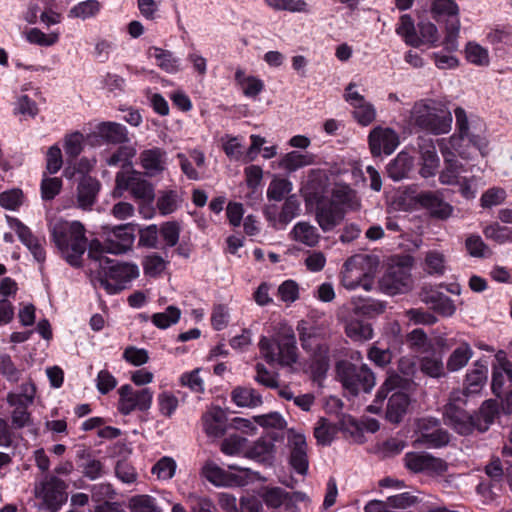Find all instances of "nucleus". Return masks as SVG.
I'll return each mask as SVG.
<instances>
[{
    "mask_svg": "<svg viewBox=\"0 0 512 512\" xmlns=\"http://www.w3.org/2000/svg\"><path fill=\"white\" fill-rule=\"evenodd\" d=\"M34 394L25 389L23 393H9L7 401L14 407L11 415L12 426L17 429L27 427L31 424V416L27 408L33 403Z\"/></svg>",
    "mask_w": 512,
    "mask_h": 512,
    "instance_id": "obj_20",
    "label": "nucleus"
},
{
    "mask_svg": "<svg viewBox=\"0 0 512 512\" xmlns=\"http://www.w3.org/2000/svg\"><path fill=\"white\" fill-rule=\"evenodd\" d=\"M420 368L423 373L434 378L441 377L445 374L442 358L435 354L422 357Z\"/></svg>",
    "mask_w": 512,
    "mask_h": 512,
    "instance_id": "obj_60",
    "label": "nucleus"
},
{
    "mask_svg": "<svg viewBox=\"0 0 512 512\" xmlns=\"http://www.w3.org/2000/svg\"><path fill=\"white\" fill-rule=\"evenodd\" d=\"M290 238L308 247H314L319 243L318 229L306 221L297 222L289 233Z\"/></svg>",
    "mask_w": 512,
    "mask_h": 512,
    "instance_id": "obj_31",
    "label": "nucleus"
},
{
    "mask_svg": "<svg viewBox=\"0 0 512 512\" xmlns=\"http://www.w3.org/2000/svg\"><path fill=\"white\" fill-rule=\"evenodd\" d=\"M181 199L174 190L161 191L157 199V209L161 215H168L177 210Z\"/></svg>",
    "mask_w": 512,
    "mask_h": 512,
    "instance_id": "obj_54",
    "label": "nucleus"
},
{
    "mask_svg": "<svg viewBox=\"0 0 512 512\" xmlns=\"http://www.w3.org/2000/svg\"><path fill=\"white\" fill-rule=\"evenodd\" d=\"M412 263L413 259L410 256L394 258L382 277V287L390 294L408 290L412 283Z\"/></svg>",
    "mask_w": 512,
    "mask_h": 512,
    "instance_id": "obj_11",
    "label": "nucleus"
},
{
    "mask_svg": "<svg viewBox=\"0 0 512 512\" xmlns=\"http://www.w3.org/2000/svg\"><path fill=\"white\" fill-rule=\"evenodd\" d=\"M131 512H158L156 499L150 495H135L128 501Z\"/></svg>",
    "mask_w": 512,
    "mask_h": 512,
    "instance_id": "obj_61",
    "label": "nucleus"
},
{
    "mask_svg": "<svg viewBox=\"0 0 512 512\" xmlns=\"http://www.w3.org/2000/svg\"><path fill=\"white\" fill-rule=\"evenodd\" d=\"M65 484L62 480L55 476H51L41 483V486L36 489L37 496L41 498L53 511L65 501Z\"/></svg>",
    "mask_w": 512,
    "mask_h": 512,
    "instance_id": "obj_22",
    "label": "nucleus"
},
{
    "mask_svg": "<svg viewBox=\"0 0 512 512\" xmlns=\"http://www.w3.org/2000/svg\"><path fill=\"white\" fill-rule=\"evenodd\" d=\"M431 13L436 21L459 20V6L454 0H433Z\"/></svg>",
    "mask_w": 512,
    "mask_h": 512,
    "instance_id": "obj_40",
    "label": "nucleus"
},
{
    "mask_svg": "<svg viewBox=\"0 0 512 512\" xmlns=\"http://www.w3.org/2000/svg\"><path fill=\"white\" fill-rule=\"evenodd\" d=\"M449 434L440 427L439 420L421 418L415 424V443L428 448H440L449 443Z\"/></svg>",
    "mask_w": 512,
    "mask_h": 512,
    "instance_id": "obj_12",
    "label": "nucleus"
},
{
    "mask_svg": "<svg viewBox=\"0 0 512 512\" xmlns=\"http://www.w3.org/2000/svg\"><path fill=\"white\" fill-rule=\"evenodd\" d=\"M437 143L444 159V168L439 174V181L443 185L457 184L463 177L461 174L468 170L457 158H453L451 152L448 151L447 145L451 146V141L438 140Z\"/></svg>",
    "mask_w": 512,
    "mask_h": 512,
    "instance_id": "obj_21",
    "label": "nucleus"
},
{
    "mask_svg": "<svg viewBox=\"0 0 512 512\" xmlns=\"http://www.w3.org/2000/svg\"><path fill=\"white\" fill-rule=\"evenodd\" d=\"M118 410L123 415H129L134 410L147 411L153 400L150 388L135 390L131 385H122L119 390Z\"/></svg>",
    "mask_w": 512,
    "mask_h": 512,
    "instance_id": "obj_14",
    "label": "nucleus"
},
{
    "mask_svg": "<svg viewBox=\"0 0 512 512\" xmlns=\"http://www.w3.org/2000/svg\"><path fill=\"white\" fill-rule=\"evenodd\" d=\"M88 256L98 269L101 285L110 294L118 293L139 276V268L134 263L119 262L104 255L102 243L91 241Z\"/></svg>",
    "mask_w": 512,
    "mask_h": 512,
    "instance_id": "obj_1",
    "label": "nucleus"
},
{
    "mask_svg": "<svg viewBox=\"0 0 512 512\" xmlns=\"http://www.w3.org/2000/svg\"><path fill=\"white\" fill-rule=\"evenodd\" d=\"M176 468V461L172 457L164 456L154 464L151 472L159 480L167 481L174 477Z\"/></svg>",
    "mask_w": 512,
    "mask_h": 512,
    "instance_id": "obj_58",
    "label": "nucleus"
},
{
    "mask_svg": "<svg viewBox=\"0 0 512 512\" xmlns=\"http://www.w3.org/2000/svg\"><path fill=\"white\" fill-rule=\"evenodd\" d=\"M452 121L450 111L443 104L432 99L416 102L410 113L411 124L434 135L449 133Z\"/></svg>",
    "mask_w": 512,
    "mask_h": 512,
    "instance_id": "obj_5",
    "label": "nucleus"
},
{
    "mask_svg": "<svg viewBox=\"0 0 512 512\" xmlns=\"http://www.w3.org/2000/svg\"><path fill=\"white\" fill-rule=\"evenodd\" d=\"M105 242L102 244L104 255L106 253L122 254L129 251L135 241V225L127 223L103 228Z\"/></svg>",
    "mask_w": 512,
    "mask_h": 512,
    "instance_id": "obj_13",
    "label": "nucleus"
},
{
    "mask_svg": "<svg viewBox=\"0 0 512 512\" xmlns=\"http://www.w3.org/2000/svg\"><path fill=\"white\" fill-rule=\"evenodd\" d=\"M465 54L467 61L477 66H487L490 62L488 50L475 42L466 45Z\"/></svg>",
    "mask_w": 512,
    "mask_h": 512,
    "instance_id": "obj_59",
    "label": "nucleus"
},
{
    "mask_svg": "<svg viewBox=\"0 0 512 512\" xmlns=\"http://www.w3.org/2000/svg\"><path fill=\"white\" fill-rule=\"evenodd\" d=\"M423 301L443 317H451L456 312L453 300L441 292L427 294Z\"/></svg>",
    "mask_w": 512,
    "mask_h": 512,
    "instance_id": "obj_37",
    "label": "nucleus"
},
{
    "mask_svg": "<svg viewBox=\"0 0 512 512\" xmlns=\"http://www.w3.org/2000/svg\"><path fill=\"white\" fill-rule=\"evenodd\" d=\"M338 206L343 205L350 210L360 208V200L356 193L346 184H335L332 189V201Z\"/></svg>",
    "mask_w": 512,
    "mask_h": 512,
    "instance_id": "obj_38",
    "label": "nucleus"
},
{
    "mask_svg": "<svg viewBox=\"0 0 512 512\" xmlns=\"http://www.w3.org/2000/svg\"><path fill=\"white\" fill-rule=\"evenodd\" d=\"M488 378V367L486 363L476 361L472 368L466 373L464 391H454L451 393L449 403L464 402V396L478 394L485 386Z\"/></svg>",
    "mask_w": 512,
    "mask_h": 512,
    "instance_id": "obj_17",
    "label": "nucleus"
},
{
    "mask_svg": "<svg viewBox=\"0 0 512 512\" xmlns=\"http://www.w3.org/2000/svg\"><path fill=\"white\" fill-rule=\"evenodd\" d=\"M315 156L309 152L291 151L284 154L279 160V167L289 173L314 164Z\"/></svg>",
    "mask_w": 512,
    "mask_h": 512,
    "instance_id": "obj_32",
    "label": "nucleus"
},
{
    "mask_svg": "<svg viewBox=\"0 0 512 512\" xmlns=\"http://www.w3.org/2000/svg\"><path fill=\"white\" fill-rule=\"evenodd\" d=\"M201 371L200 368H196L192 371L182 373L178 380L180 386L188 388L193 393H203L205 383L200 376Z\"/></svg>",
    "mask_w": 512,
    "mask_h": 512,
    "instance_id": "obj_56",
    "label": "nucleus"
},
{
    "mask_svg": "<svg viewBox=\"0 0 512 512\" xmlns=\"http://www.w3.org/2000/svg\"><path fill=\"white\" fill-rule=\"evenodd\" d=\"M423 269L429 275L443 276L447 269V257L439 250H429L425 254Z\"/></svg>",
    "mask_w": 512,
    "mask_h": 512,
    "instance_id": "obj_42",
    "label": "nucleus"
},
{
    "mask_svg": "<svg viewBox=\"0 0 512 512\" xmlns=\"http://www.w3.org/2000/svg\"><path fill=\"white\" fill-rule=\"evenodd\" d=\"M337 433V428L325 418H320L314 428V436L321 445H329Z\"/></svg>",
    "mask_w": 512,
    "mask_h": 512,
    "instance_id": "obj_62",
    "label": "nucleus"
},
{
    "mask_svg": "<svg viewBox=\"0 0 512 512\" xmlns=\"http://www.w3.org/2000/svg\"><path fill=\"white\" fill-rule=\"evenodd\" d=\"M147 55L155 61V64L161 70L168 74H175L181 70V59L169 50L152 46L148 49Z\"/></svg>",
    "mask_w": 512,
    "mask_h": 512,
    "instance_id": "obj_28",
    "label": "nucleus"
},
{
    "mask_svg": "<svg viewBox=\"0 0 512 512\" xmlns=\"http://www.w3.org/2000/svg\"><path fill=\"white\" fill-rule=\"evenodd\" d=\"M241 137H235L231 135H226L222 137V148L227 155L232 160L241 161L243 163H248L246 161V152L243 150V143Z\"/></svg>",
    "mask_w": 512,
    "mask_h": 512,
    "instance_id": "obj_48",
    "label": "nucleus"
},
{
    "mask_svg": "<svg viewBox=\"0 0 512 512\" xmlns=\"http://www.w3.org/2000/svg\"><path fill=\"white\" fill-rule=\"evenodd\" d=\"M300 213V201L295 195L287 196L281 206L268 204L264 216L269 225L276 230H283Z\"/></svg>",
    "mask_w": 512,
    "mask_h": 512,
    "instance_id": "obj_15",
    "label": "nucleus"
},
{
    "mask_svg": "<svg viewBox=\"0 0 512 512\" xmlns=\"http://www.w3.org/2000/svg\"><path fill=\"white\" fill-rule=\"evenodd\" d=\"M140 164L148 177H154L162 173L167 165V153L165 150L154 147L140 153Z\"/></svg>",
    "mask_w": 512,
    "mask_h": 512,
    "instance_id": "obj_25",
    "label": "nucleus"
},
{
    "mask_svg": "<svg viewBox=\"0 0 512 512\" xmlns=\"http://www.w3.org/2000/svg\"><path fill=\"white\" fill-rule=\"evenodd\" d=\"M230 469L237 470L232 473L219 467L213 462H207L202 469L204 477L215 486L233 487L243 486L247 483V470H240L234 466Z\"/></svg>",
    "mask_w": 512,
    "mask_h": 512,
    "instance_id": "obj_16",
    "label": "nucleus"
},
{
    "mask_svg": "<svg viewBox=\"0 0 512 512\" xmlns=\"http://www.w3.org/2000/svg\"><path fill=\"white\" fill-rule=\"evenodd\" d=\"M420 175L424 178L434 176L439 168L440 159L438 157L435 145L431 139L420 138Z\"/></svg>",
    "mask_w": 512,
    "mask_h": 512,
    "instance_id": "obj_24",
    "label": "nucleus"
},
{
    "mask_svg": "<svg viewBox=\"0 0 512 512\" xmlns=\"http://www.w3.org/2000/svg\"><path fill=\"white\" fill-rule=\"evenodd\" d=\"M247 439L239 435H231L225 438L221 443V451L228 456H239L244 454Z\"/></svg>",
    "mask_w": 512,
    "mask_h": 512,
    "instance_id": "obj_63",
    "label": "nucleus"
},
{
    "mask_svg": "<svg viewBox=\"0 0 512 512\" xmlns=\"http://www.w3.org/2000/svg\"><path fill=\"white\" fill-rule=\"evenodd\" d=\"M498 414V404L494 400L485 401L479 413L473 417L468 415L458 404L448 403L444 409L445 424L461 435H468L474 429L486 431Z\"/></svg>",
    "mask_w": 512,
    "mask_h": 512,
    "instance_id": "obj_4",
    "label": "nucleus"
},
{
    "mask_svg": "<svg viewBox=\"0 0 512 512\" xmlns=\"http://www.w3.org/2000/svg\"><path fill=\"white\" fill-rule=\"evenodd\" d=\"M235 81L244 96L250 99H256L265 87L264 82L260 78L247 75L242 69L236 70Z\"/></svg>",
    "mask_w": 512,
    "mask_h": 512,
    "instance_id": "obj_33",
    "label": "nucleus"
},
{
    "mask_svg": "<svg viewBox=\"0 0 512 512\" xmlns=\"http://www.w3.org/2000/svg\"><path fill=\"white\" fill-rule=\"evenodd\" d=\"M337 373L343 387L353 395L360 391L368 393L375 385L374 374L366 364L356 366L341 362L337 365Z\"/></svg>",
    "mask_w": 512,
    "mask_h": 512,
    "instance_id": "obj_9",
    "label": "nucleus"
},
{
    "mask_svg": "<svg viewBox=\"0 0 512 512\" xmlns=\"http://www.w3.org/2000/svg\"><path fill=\"white\" fill-rule=\"evenodd\" d=\"M456 118L457 133L441 140L451 141V146L447 145L448 151L453 158L459 156L462 159L472 157V149L478 150L482 156L488 151V140L485 136V125L480 120L469 121L465 110L457 107L454 110Z\"/></svg>",
    "mask_w": 512,
    "mask_h": 512,
    "instance_id": "obj_2",
    "label": "nucleus"
},
{
    "mask_svg": "<svg viewBox=\"0 0 512 512\" xmlns=\"http://www.w3.org/2000/svg\"><path fill=\"white\" fill-rule=\"evenodd\" d=\"M136 155V149L133 146H120L115 152L107 156L105 161L109 166L125 167L131 164V160Z\"/></svg>",
    "mask_w": 512,
    "mask_h": 512,
    "instance_id": "obj_57",
    "label": "nucleus"
},
{
    "mask_svg": "<svg viewBox=\"0 0 512 512\" xmlns=\"http://www.w3.org/2000/svg\"><path fill=\"white\" fill-rule=\"evenodd\" d=\"M375 266L374 259L369 255L358 254L350 257L343 265L342 285L348 290L361 287L370 291L373 287Z\"/></svg>",
    "mask_w": 512,
    "mask_h": 512,
    "instance_id": "obj_7",
    "label": "nucleus"
},
{
    "mask_svg": "<svg viewBox=\"0 0 512 512\" xmlns=\"http://www.w3.org/2000/svg\"><path fill=\"white\" fill-rule=\"evenodd\" d=\"M60 33L52 31L51 33H44L38 28H31L25 33V39L30 43L42 47H50L59 41Z\"/></svg>",
    "mask_w": 512,
    "mask_h": 512,
    "instance_id": "obj_52",
    "label": "nucleus"
},
{
    "mask_svg": "<svg viewBox=\"0 0 512 512\" xmlns=\"http://www.w3.org/2000/svg\"><path fill=\"white\" fill-rule=\"evenodd\" d=\"M345 332L353 341H366L373 336V329L370 324L356 318H350L346 321Z\"/></svg>",
    "mask_w": 512,
    "mask_h": 512,
    "instance_id": "obj_45",
    "label": "nucleus"
},
{
    "mask_svg": "<svg viewBox=\"0 0 512 512\" xmlns=\"http://www.w3.org/2000/svg\"><path fill=\"white\" fill-rule=\"evenodd\" d=\"M126 191H129L135 200L143 203L150 204L155 197L153 185L135 170H122L116 174L113 197L120 198Z\"/></svg>",
    "mask_w": 512,
    "mask_h": 512,
    "instance_id": "obj_8",
    "label": "nucleus"
},
{
    "mask_svg": "<svg viewBox=\"0 0 512 512\" xmlns=\"http://www.w3.org/2000/svg\"><path fill=\"white\" fill-rule=\"evenodd\" d=\"M413 168V158L406 152H400L387 166L388 176L394 181L407 178Z\"/></svg>",
    "mask_w": 512,
    "mask_h": 512,
    "instance_id": "obj_36",
    "label": "nucleus"
},
{
    "mask_svg": "<svg viewBox=\"0 0 512 512\" xmlns=\"http://www.w3.org/2000/svg\"><path fill=\"white\" fill-rule=\"evenodd\" d=\"M264 2L275 11H288L291 13L309 12L308 4L304 0H264Z\"/></svg>",
    "mask_w": 512,
    "mask_h": 512,
    "instance_id": "obj_55",
    "label": "nucleus"
},
{
    "mask_svg": "<svg viewBox=\"0 0 512 512\" xmlns=\"http://www.w3.org/2000/svg\"><path fill=\"white\" fill-rule=\"evenodd\" d=\"M483 234L487 240L493 241L499 245L512 243V229L500 225L498 222H492L483 228Z\"/></svg>",
    "mask_w": 512,
    "mask_h": 512,
    "instance_id": "obj_47",
    "label": "nucleus"
},
{
    "mask_svg": "<svg viewBox=\"0 0 512 512\" xmlns=\"http://www.w3.org/2000/svg\"><path fill=\"white\" fill-rule=\"evenodd\" d=\"M102 8L98 0H85L74 5L68 12V17L87 20L96 17Z\"/></svg>",
    "mask_w": 512,
    "mask_h": 512,
    "instance_id": "obj_46",
    "label": "nucleus"
},
{
    "mask_svg": "<svg viewBox=\"0 0 512 512\" xmlns=\"http://www.w3.org/2000/svg\"><path fill=\"white\" fill-rule=\"evenodd\" d=\"M168 262L157 253L147 255L143 262L144 273L150 277L159 276L167 267Z\"/></svg>",
    "mask_w": 512,
    "mask_h": 512,
    "instance_id": "obj_64",
    "label": "nucleus"
},
{
    "mask_svg": "<svg viewBox=\"0 0 512 512\" xmlns=\"http://www.w3.org/2000/svg\"><path fill=\"white\" fill-rule=\"evenodd\" d=\"M418 33L416 39L419 41V47L428 44L431 47L438 45L439 33L435 24L428 21H421L418 23Z\"/></svg>",
    "mask_w": 512,
    "mask_h": 512,
    "instance_id": "obj_53",
    "label": "nucleus"
},
{
    "mask_svg": "<svg viewBox=\"0 0 512 512\" xmlns=\"http://www.w3.org/2000/svg\"><path fill=\"white\" fill-rule=\"evenodd\" d=\"M343 218V209L334 202L320 203L317 207L316 220L324 232L334 229Z\"/></svg>",
    "mask_w": 512,
    "mask_h": 512,
    "instance_id": "obj_27",
    "label": "nucleus"
},
{
    "mask_svg": "<svg viewBox=\"0 0 512 512\" xmlns=\"http://www.w3.org/2000/svg\"><path fill=\"white\" fill-rule=\"evenodd\" d=\"M418 203L427 209L432 216L447 219L453 212V207L445 202L437 192H422L417 196Z\"/></svg>",
    "mask_w": 512,
    "mask_h": 512,
    "instance_id": "obj_26",
    "label": "nucleus"
},
{
    "mask_svg": "<svg viewBox=\"0 0 512 512\" xmlns=\"http://www.w3.org/2000/svg\"><path fill=\"white\" fill-rule=\"evenodd\" d=\"M181 314V310L178 307L170 305L165 311L154 313L151 316V321L157 328L167 329L179 322Z\"/></svg>",
    "mask_w": 512,
    "mask_h": 512,
    "instance_id": "obj_50",
    "label": "nucleus"
},
{
    "mask_svg": "<svg viewBox=\"0 0 512 512\" xmlns=\"http://www.w3.org/2000/svg\"><path fill=\"white\" fill-rule=\"evenodd\" d=\"M473 349L467 342H461L449 355L446 367L449 372L463 369L473 357Z\"/></svg>",
    "mask_w": 512,
    "mask_h": 512,
    "instance_id": "obj_35",
    "label": "nucleus"
},
{
    "mask_svg": "<svg viewBox=\"0 0 512 512\" xmlns=\"http://www.w3.org/2000/svg\"><path fill=\"white\" fill-rule=\"evenodd\" d=\"M99 136L111 143H123L128 140L125 126L115 122H103L98 125Z\"/></svg>",
    "mask_w": 512,
    "mask_h": 512,
    "instance_id": "obj_43",
    "label": "nucleus"
},
{
    "mask_svg": "<svg viewBox=\"0 0 512 512\" xmlns=\"http://www.w3.org/2000/svg\"><path fill=\"white\" fill-rule=\"evenodd\" d=\"M396 33L403 38L407 45L419 47V41L416 39V29L414 21L410 15L404 14L400 17L396 27Z\"/></svg>",
    "mask_w": 512,
    "mask_h": 512,
    "instance_id": "obj_51",
    "label": "nucleus"
},
{
    "mask_svg": "<svg viewBox=\"0 0 512 512\" xmlns=\"http://www.w3.org/2000/svg\"><path fill=\"white\" fill-rule=\"evenodd\" d=\"M203 428L207 435L219 437L224 434L227 418L225 412L219 407L209 409L202 417Z\"/></svg>",
    "mask_w": 512,
    "mask_h": 512,
    "instance_id": "obj_30",
    "label": "nucleus"
},
{
    "mask_svg": "<svg viewBox=\"0 0 512 512\" xmlns=\"http://www.w3.org/2000/svg\"><path fill=\"white\" fill-rule=\"evenodd\" d=\"M274 447L271 438L261 437L245 452V456L258 462H268L273 458Z\"/></svg>",
    "mask_w": 512,
    "mask_h": 512,
    "instance_id": "obj_41",
    "label": "nucleus"
},
{
    "mask_svg": "<svg viewBox=\"0 0 512 512\" xmlns=\"http://www.w3.org/2000/svg\"><path fill=\"white\" fill-rule=\"evenodd\" d=\"M368 144L373 156L390 155L400 144L399 135L390 127L377 126L370 131Z\"/></svg>",
    "mask_w": 512,
    "mask_h": 512,
    "instance_id": "obj_18",
    "label": "nucleus"
},
{
    "mask_svg": "<svg viewBox=\"0 0 512 512\" xmlns=\"http://www.w3.org/2000/svg\"><path fill=\"white\" fill-rule=\"evenodd\" d=\"M410 400L407 394L403 392H395L388 401L386 417L390 422L398 423L405 415Z\"/></svg>",
    "mask_w": 512,
    "mask_h": 512,
    "instance_id": "obj_39",
    "label": "nucleus"
},
{
    "mask_svg": "<svg viewBox=\"0 0 512 512\" xmlns=\"http://www.w3.org/2000/svg\"><path fill=\"white\" fill-rule=\"evenodd\" d=\"M100 189V183L92 177L86 176L81 179L77 187L78 207L90 209L96 201Z\"/></svg>",
    "mask_w": 512,
    "mask_h": 512,
    "instance_id": "obj_29",
    "label": "nucleus"
},
{
    "mask_svg": "<svg viewBox=\"0 0 512 512\" xmlns=\"http://www.w3.org/2000/svg\"><path fill=\"white\" fill-rule=\"evenodd\" d=\"M259 349L261 355L270 364L292 366L298 359L295 334L287 325H282L272 338L262 336Z\"/></svg>",
    "mask_w": 512,
    "mask_h": 512,
    "instance_id": "obj_6",
    "label": "nucleus"
},
{
    "mask_svg": "<svg viewBox=\"0 0 512 512\" xmlns=\"http://www.w3.org/2000/svg\"><path fill=\"white\" fill-rule=\"evenodd\" d=\"M231 399L238 407L256 408L262 403V396L252 387L238 386L231 392Z\"/></svg>",
    "mask_w": 512,
    "mask_h": 512,
    "instance_id": "obj_34",
    "label": "nucleus"
},
{
    "mask_svg": "<svg viewBox=\"0 0 512 512\" xmlns=\"http://www.w3.org/2000/svg\"><path fill=\"white\" fill-rule=\"evenodd\" d=\"M293 184L286 178L275 177L269 183L267 188V198L269 201H282L285 200L287 195L291 193Z\"/></svg>",
    "mask_w": 512,
    "mask_h": 512,
    "instance_id": "obj_49",
    "label": "nucleus"
},
{
    "mask_svg": "<svg viewBox=\"0 0 512 512\" xmlns=\"http://www.w3.org/2000/svg\"><path fill=\"white\" fill-rule=\"evenodd\" d=\"M405 465L413 472H423L429 475H441L447 470V463L444 460L428 453H407Z\"/></svg>",
    "mask_w": 512,
    "mask_h": 512,
    "instance_id": "obj_19",
    "label": "nucleus"
},
{
    "mask_svg": "<svg viewBox=\"0 0 512 512\" xmlns=\"http://www.w3.org/2000/svg\"><path fill=\"white\" fill-rule=\"evenodd\" d=\"M506 381L512 382V363L507 359L502 350L495 354V363L492 367V391L496 396H501Z\"/></svg>",
    "mask_w": 512,
    "mask_h": 512,
    "instance_id": "obj_23",
    "label": "nucleus"
},
{
    "mask_svg": "<svg viewBox=\"0 0 512 512\" xmlns=\"http://www.w3.org/2000/svg\"><path fill=\"white\" fill-rule=\"evenodd\" d=\"M262 499L268 507L277 509L285 507L286 510H291L290 493L282 488L274 487L266 489L262 494Z\"/></svg>",
    "mask_w": 512,
    "mask_h": 512,
    "instance_id": "obj_44",
    "label": "nucleus"
},
{
    "mask_svg": "<svg viewBox=\"0 0 512 512\" xmlns=\"http://www.w3.org/2000/svg\"><path fill=\"white\" fill-rule=\"evenodd\" d=\"M299 339L302 348L309 352L314 360L324 365L328 360V347L325 342V328L318 325H311L302 320L297 325Z\"/></svg>",
    "mask_w": 512,
    "mask_h": 512,
    "instance_id": "obj_10",
    "label": "nucleus"
},
{
    "mask_svg": "<svg viewBox=\"0 0 512 512\" xmlns=\"http://www.w3.org/2000/svg\"><path fill=\"white\" fill-rule=\"evenodd\" d=\"M49 230L63 258L72 266H80L87 249L84 226L78 221L55 219L50 223Z\"/></svg>",
    "mask_w": 512,
    "mask_h": 512,
    "instance_id": "obj_3",
    "label": "nucleus"
}]
</instances>
